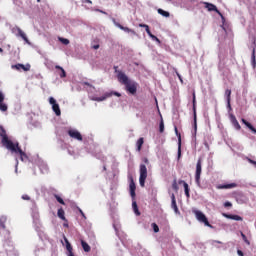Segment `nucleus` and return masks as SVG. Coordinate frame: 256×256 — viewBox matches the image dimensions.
<instances>
[{
	"label": "nucleus",
	"mask_w": 256,
	"mask_h": 256,
	"mask_svg": "<svg viewBox=\"0 0 256 256\" xmlns=\"http://www.w3.org/2000/svg\"><path fill=\"white\" fill-rule=\"evenodd\" d=\"M114 69L116 73H118L117 79L119 83H121L122 85H125L126 91H128V93H130L131 95H135V93H137V86H138L137 82L129 79V77L126 76L124 72L117 71V66H114Z\"/></svg>",
	"instance_id": "1"
},
{
	"label": "nucleus",
	"mask_w": 256,
	"mask_h": 256,
	"mask_svg": "<svg viewBox=\"0 0 256 256\" xmlns=\"http://www.w3.org/2000/svg\"><path fill=\"white\" fill-rule=\"evenodd\" d=\"M0 137L2 138L1 143L3 147H6L8 150L13 149V145L15 143L9 139V136H7V131L5 128H3V126L0 127Z\"/></svg>",
	"instance_id": "2"
},
{
	"label": "nucleus",
	"mask_w": 256,
	"mask_h": 256,
	"mask_svg": "<svg viewBox=\"0 0 256 256\" xmlns=\"http://www.w3.org/2000/svg\"><path fill=\"white\" fill-rule=\"evenodd\" d=\"M9 151H11V153H18L20 155V160L21 161H28L29 160V156H27V154L25 152H23V150L21 149V147L19 146V142H16L13 145V149H8Z\"/></svg>",
	"instance_id": "3"
},
{
	"label": "nucleus",
	"mask_w": 256,
	"mask_h": 256,
	"mask_svg": "<svg viewBox=\"0 0 256 256\" xmlns=\"http://www.w3.org/2000/svg\"><path fill=\"white\" fill-rule=\"evenodd\" d=\"M194 215L200 223H204L206 227H209L210 229H213V225L209 223V220L207 219V216L203 214V212L196 210L194 211Z\"/></svg>",
	"instance_id": "4"
},
{
	"label": "nucleus",
	"mask_w": 256,
	"mask_h": 256,
	"mask_svg": "<svg viewBox=\"0 0 256 256\" xmlns=\"http://www.w3.org/2000/svg\"><path fill=\"white\" fill-rule=\"evenodd\" d=\"M203 170V159L199 158L196 163L195 182L197 185L201 183V173Z\"/></svg>",
	"instance_id": "5"
},
{
	"label": "nucleus",
	"mask_w": 256,
	"mask_h": 256,
	"mask_svg": "<svg viewBox=\"0 0 256 256\" xmlns=\"http://www.w3.org/2000/svg\"><path fill=\"white\" fill-rule=\"evenodd\" d=\"M139 173L140 187H145V181L147 180V166L145 164H140Z\"/></svg>",
	"instance_id": "6"
},
{
	"label": "nucleus",
	"mask_w": 256,
	"mask_h": 256,
	"mask_svg": "<svg viewBox=\"0 0 256 256\" xmlns=\"http://www.w3.org/2000/svg\"><path fill=\"white\" fill-rule=\"evenodd\" d=\"M192 104H193V115H194V129L197 131V99L195 96V91L192 93Z\"/></svg>",
	"instance_id": "7"
},
{
	"label": "nucleus",
	"mask_w": 256,
	"mask_h": 256,
	"mask_svg": "<svg viewBox=\"0 0 256 256\" xmlns=\"http://www.w3.org/2000/svg\"><path fill=\"white\" fill-rule=\"evenodd\" d=\"M49 103H50V105H52V111H54L55 115H57V117H59L61 115V108H59V104L57 103L55 98L50 97Z\"/></svg>",
	"instance_id": "8"
},
{
	"label": "nucleus",
	"mask_w": 256,
	"mask_h": 256,
	"mask_svg": "<svg viewBox=\"0 0 256 256\" xmlns=\"http://www.w3.org/2000/svg\"><path fill=\"white\" fill-rule=\"evenodd\" d=\"M68 135L72 139H76V141H83V136L81 135V132L77 130H73V129L68 130Z\"/></svg>",
	"instance_id": "9"
},
{
	"label": "nucleus",
	"mask_w": 256,
	"mask_h": 256,
	"mask_svg": "<svg viewBox=\"0 0 256 256\" xmlns=\"http://www.w3.org/2000/svg\"><path fill=\"white\" fill-rule=\"evenodd\" d=\"M203 5H205V9H207L208 11H214L215 13L223 17V14H221V11H219V9H217V6H215L214 4L209 2H203Z\"/></svg>",
	"instance_id": "10"
},
{
	"label": "nucleus",
	"mask_w": 256,
	"mask_h": 256,
	"mask_svg": "<svg viewBox=\"0 0 256 256\" xmlns=\"http://www.w3.org/2000/svg\"><path fill=\"white\" fill-rule=\"evenodd\" d=\"M14 30L17 31V37H21L23 39V41H25V43H27L28 45L31 44V42H29V38H27V34H25V32H23V30H21V28L16 27L14 28Z\"/></svg>",
	"instance_id": "11"
},
{
	"label": "nucleus",
	"mask_w": 256,
	"mask_h": 256,
	"mask_svg": "<svg viewBox=\"0 0 256 256\" xmlns=\"http://www.w3.org/2000/svg\"><path fill=\"white\" fill-rule=\"evenodd\" d=\"M4 101L5 94H3V92L0 91V111H2L3 113H5V111L9 109V107L7 106V104L4 103Z\"/></svg>",
	"instance_id": "12"
},
{
	"label": "nucleus",
	"mask_w": 256,
	"mask_h": 256,
	"mask_svg": "<svg viewBox=\"0 0 256 256\" xmlns=\"http://www.w3.org/2000/svg\"><path fill=\"white\" fill-rule=\"evenodd\" d=\"M171 207L174 211V213H176V215H180V211H179V207L177 206V200L175 198V194L171 195Z\"/></svg>",
	"instance_id": "13"
},
{
	"label": "nucleus",
	"mask_w": 256,
	"mask_h": 256,
	"mask_svg": "<svg viewBox=\"0 0 256 256\" xmlns=\"http://www.w3.org/2000/svg\"><path fill=\"white\" fill-rule=\"evenodd\" d=\"M12 69H16V71H21V69L23 71H30L31 70V65L30 64H27L26 66L23 65V64H16V65H12L11 66Z\"/></svg>",
	"instance_id": "14"
},
{
	"label": "nucleus",
	"mask_w": 256,
	"mask_h": 256,
	"mask_svg": "<svg viewBox=\"0 0 256 256\" xmlns=\"http://www.w3.org/2000/svg\"><path fill=\"white\" fill-rule=\"evenodd\" d=\"M230 120H231V123H232L233 127L235 128V130L241 131V125L239 124V121H237V118L235 117V115L231 114Z\"/></svg>",
	"instance_id": "15"
},
{
	"label": "nucleus",
	"mask_w": 256,
	"mask_h": 256,
	"mask_svg": "<svg viewBox=\"0 0 256 256\" xmlns=\"http://www.w3.org/2000/svg\"><path fill=\"white\" fill-rule=\"evenodd\" d=\"M174 131L176 133V137H178V157H181V133H179L177 126L174 127Z\"/></svg>",
	"instance_id": "16"
},
{
	"label": "nucleus",
	"mask_w": 256,
	"mask_h": 256,
	"mask_svg": "<svg viewBox=\"0 0 256 256\" xmlns=\"http://www.w3.org/2000/svg\"><path fill=\"white\" fill-rule=\"evenodd\" d=\"M222 215L226 219H232L233 221H243V217L239 215H233V214H227V213H223Z\"/></svg>",
	"instance_id": "17"
},
{
	"label": "nucleus",
	"mask_w": 256,
	"mask_h": 256,
	"mask_svg": "<svg viewBox=\"0 0 256 256\" xmlns=\"http://www.w3.org/2000/svg\"><path fill=\"white\" fill-rule=\"evenodd\" d=\"M64 241L66 243V249L68 251L67 256H75V254L73 253V246H71V243L69 242V240L65 236H64Z\"/></svg>",
	"instance_id": "18"
},
{
	"label": "nucleus",
	"mask_w": 256,
	"mask_h": 256,
	"mask_svg": "<svg viewBox=\"0 0 256 256\" xmlns=\"http://www.w3.org/2000/svg\"><path fill=\"white\" fill-rule=\"evenodd\" d=\"M235 187H237V183L219 184L216 189H235Z\"/></svg>",
	"instance_id": "19"
},
{
	"label": "nucleus",
	"mask_w": 256,
	"mask_h": 256,
	"mask_svg": "<svg viewBox=\"0 0 256 256\" xmlns=\"http://www.w3.org/2000/svg\"><path fill=\"white\" fill-rule=\"evenodd\" d=\"M129 187H130V195L132 199H135L136 197L135 190L137 189V187L135 186V181H133V179H131Z\"/></svg>",
	"instance_id": "20"
},
{
	"label": "nucleus",
	"mask_w": 256,
	"mask_h": 256,
	"mask_svg": "<svg viewBox=\"0 0 256 256\" xmlns=\"http://www.w3.org/2000/svg\"><path fill=\"white\" fill-rule=\"evenodd\" d=\"M116 27H118L119 29H121L122 31H125V33H133V35H135V30H132L129 27H124L123 25L117 23Z\"/></svg>",
	"instance_id": "21"
},
{
	"label": "nucleus",
	"mask_w": 256,
	"mask_h": 256,
	"mask_svg": "<svg viewBox=\"0 0 256 256\" xmlns=\"http://www.w3.org/2000/svg\"><path fill=\"white\" fill-rule=\"evenodd\" d=\"M144 143H145V138L144 137H141L137 140L136 147H137L138 153L141 152V149H142Z\"/></svg>",
	"instance_id": "22"
},
{
	"label": "nucleus",
	"mask_w": 256,
	"mask_h": 256,
	"mask_svg": "<svg viewBox=\"0 0 256 256\" xmlns=\"http://www.w3.org/2000/svg\"><path fill=\"white\" fill-rule=\"evenodd\" d=\"M226 99H227V107L228 109H231V90L227 89L225 91Z\"/></svg>",
	"instance_id": "23"
},
{
	"label": "nucleus",
	"mask_w": 256,
	"mask_h": 256,
	"mask_svg": "<svg viewBox=\"0 0 256 256\" xmlns=\"http://www.w3.org/2000/svg\"><path fill=\"white\" fill-rule=\"evenodd\" d=\"M139 27H142L145 29L147 35H149V37L152 39L153 38V33H151V29H149V25L147 24H139Z\"/></svg>",
	"instance_id": "24"
},
{
	"label": "nucleus",
	"mask_w": 256,
	"mask_h": 256,
	"mask_svg": "<svg viewBox=\"0 0 256 256\" xmlns=\"http://www.w3.org/2000/svg\"><path fill=\"white\" fill-rule=\"evenodd\" d=\"M57 216L59 219H62V221H67V218H65V210H63V208L58 209Z\"/></svg>",
	"instance_id": "25"
},
{
	"label": "nucleus",
	"mask_w": 256,
	"mask_h": 256,
	"mask_svg": "<svg viewBox=\"0 0 256 256\" xmlns=\"http://www.w3.org/2000/svg\"><path fill=\"white\" fill-rule=\"evenodd\" d=\"M55 69H58L60 71V77L61 79H64V77H67V72H65V69H63V67L56 65Z\"/></svg>",
	"instance_id": "26"
},
{
	"label": "nucleus",
	"mask_w": 256,
	"mask_h": 256,
	"mask_svg": "<svg viewBox=\"0 0 256 256\" xmlns=\"http://www.w3.org/2000/svg\"><path fill=\"white\" fill-rule=\"evenodd\" d=\"M81 246L85 253H89L91 251V246H89L88 243L85 242L84 240H81Z\"/></svg>",
	"instance_id": "27"
},
{
	"label": "nucleus",
	"mask_w": 256,
	"mask_h": 256,
	"mask_svg": "<svg viewBox=\"0 0 256 256\" xmlns=\"http://www.w3.org/2000/svg\"><path fill=\"white\" fill-rule=\"evenodd\" d=\"M242 123H244V125H246V127H248V129H250V131H253L256 134V129H255V127H253V125L251 123H249L244 118H242Z\"/></svg>",
	"instance_id": "28"
},
{
	"label": "nucleus",
	"mask_w": 256,
	"mask_h": 256,
	"mask_svg": "<svg viewBox=\"0 0 256 256\" xmlns=\"http://www.w3.org/2000/svg\"><path fill=\"white\" fill-rule=\"evenodd\" d=\"M132 209H133L135 215H137V217H139V215H141V212H139V207L137 206L136 201L132 202Z\"/></svg>",
	"instance_id": "29"
},
{
	"label": "nucleus",
	"mask_w": 256,
	"mask_h": 256,
	"mask_svg": "<svg viewBox=\"0 0 256 256\" xmlns=\"http://www.w3.org/2000/svg\"><path fill=\"white\" fill-rule=\"evenodd\" d=\"M157 11L159 15H162V17H171V14L168 11H165L161 8H159Z\"/></svg>",
	"instance_id": "30"
},
{
	"label": "nucleus",
	"mask_w": 256,
	"mask_h": 256,
	"mask_svg": "<svg viewBox=\"0 0 256 256\" xmlns=\"http://www.w3.org/2000/svg\"><path fill=\"white\" fill-rule=\"evenodd\" d=\"M165 131V122L163 121V117H161L160 123H159V132L164 133Z\"/></svg>",
	"instance_id": "31"
},
{
	"label": "nucleus",
	"mask_w": 256,
	"mask_h": 256,
	"mask_svg": "<svg viewBox=\"0 0 256 256\" xmlns=\"http://www.w3.org/2000/svg\"><path fill=\"white\" fill-rule=\"evenodd\" d=\"M5 223H7V218L5 216L0 217V227H1V229H6Z\"/></svg>",
	"instance_id": "32"
},
{
	"label": "nucleus",
	"mask_w": 256,
	"mask_h": 256,
	"mask_svg": "<svg viewBox=\"0 0 256 256\" xmlns=\"http://www.w3.org/2000/svg\"><path fill=\"white\" fill-rule=\"evenodd\" d=\"M251 61H252V66L255 69L256 67L255 47L252 49Z\"/></svg>",
	"instance_id": "33"
},
{
	"label": "nucleus",
	"mask_w": 256,
	"mask_h": 256,
	"mask_svg": "<svg viewBox=\"0 0 256 256\" xmlns=\"http://www.w3.org/2000/svg\"><path fill=\"white\" fill-rule=\"evenodd\" d=\"M107 97H111V94H106L105 96L103 97H97V98H94L93 101H105V99H107Z\"/></svg>",
	"instance_id": "34"
},
{
	"label": "nucleus",
	"mask_w": 256,
	"mask_h": 256,
	"mask_svg": "<svg viewBox=\"0 0 256 256\" xmlns=\"http://www.w3.org/2000/svg\"><path fill=\"white\" fill-rule=\"evenodd\" d=\"M184 192L187 199H189V197H191V195L189 194V184H184Z\"/></svg>",
	"instance_id": "35"
},
{
	"label": "nucleus",
	"mask_w": 256,
	"mask_h": 256,
	"mask_svg": "<svg viewBox=\"0 0 256 256\" xmlns=\"http://www.w3.org/2000/svg\"><path fill=\"white\" fill-rule=\"evenodd\" d=\"M54 197L58 201V203H60V205H65V201L59 195L55 194Z\"/></svg>",
	"instance_id": "36"
},
{
	"label": "nucleus",
	"mask_w": 256,
	"mask_h": 256,
	"mask_svg": "<svg viewBox=\"0 0 256 256\" xmlns=\"http://www.w3.org/2000/svg\"><path fill=\"white\" fill-rule=\"evenodd\" d=\"M172 189L174 191H179V185L177 184V180L176 179L172 183Z\"/></svg>",
	"instance_id": "37"
},
{
	"label": "nucleus",
	"mask_w": 256,
	"mask_h": 256,
	"mask_svg": "<svg viewBox=\"0 0 256 256\" xmlns=\"http://www.w3.org/2000/svg\"><path fill=\"white\" fill-rule=\"evenodd\" d=\"M174 72H175V74L177 75V77H178L180 83L183 85V77H181V74H179V71H177V69L174 68Z\"/></svg>",
	"instance_id": "38"
},
{
	"label": "nucleus",
	"mask_w": 256,
	"mask_h": 256,
	"mask_svg": "<svg viewBox=\"0 0 256 256\" xmlns=\"http://www.w3.org/2000/svg\"><path fill=\"white\" fill-rule=\"evenodd\" d=\"M59 42L63 43V45H69V39L67 38H59Z\"/></svg>",
	"instance_id": "39"
},
{
	"label": "nucleus",
	"mask_w": 256,
	"mask_h": 256,
	"mask_svg": "<svg viewBox=\"0 0 256 256\" xmlns=\"http://www.w3.org/2000/svg\"><path fill=\"white\" fill-rule=\"evenodd\" d=\"M152 229L154 233H159V226L156 223H152Z\"/></svg>",
	"instance_id": "40"
},
{
	"label": "nucleus",
	"mask_w": 256,
	"mask_h": 256,
	"mask_svg": "<svg viewBox=\"0 0 256 256\" xmlns=\"http://www.w3.org/2000/svg\"><path fill=\"white\" fill-rule=\"evenodd\" d=\"M241 237H242L243 241H245V243H247V245H250V242H249V240H247V236L245 234L241 233Z\"/></svg>",
	"instance_id": "41"
},
{
	"label": "nucleus",
	"mask_w": 256,
	"mask_h": 256,
	"mask_svg": "<svg viewBox=\"0 0 256 256\" xmlns=\"http://www.w3.org/2000/svg\"><path fill=\"white\" fill-rule=\"evenodd\" d=\"M22 199L24 201H31V197H29V195H27V194L22 195Z\"/></svg>",
	"instance_id": "42"
},
{
	"label": "nucleus",
	"mask_w": 256,
	"mask_h": 256,
	"mask_svg": "<svg viewBox=\"0 0 256 256\" xmlns=\"http://www.w3.org/2000/svg\"><path fill=\"white\" fill-rule=\"evenodd\" d=\"M151 40H152V41H156V43L161 44V40H160L159 38H157V36H155V35L152 36Z\"/></svg>",
	"instance_id": "43"
},
{
	"label": "nucleus",
	"mask_w": 256,
	"mask_h": 256,
	"mask_svg": "<svg viewBox=\"0 0 256 256\" xmlns=\"http://www.w3.org/2000/svg\"><path fill=\"white\" fill-rule=\"evenodd\" d=\"M78 211L84 219H87V216H85V213L83 212V210H81V208H78Z\"/></svg>",
	"instance_id": "44"
},
{
	"label": "nucleus",
	"mask_w": 256,
	"mask_h": 256,
	"mask_svg": "<svg viewBox=\"0 0 256 256\" xmlns=\"http://www.w3.org/2000/svg\"><path fill=\"white\" fill-rule=\"evenodd\" d=\"M83 85H86L87 87H92V89H95V86L91 85L89 82H83Z\"/></svg>",
	"instance_id": "45"
},
{
	"label": "nucleus",
	"mask_w": 256,
	"mask_h": 256,
	"mask_svg": "<svg viewBox=\"0 0 256 256\" xmlns=\"http://www.w3.org/2000/svg\"><path fill=\"white\" fill-rule=\"evenodd\" d=\"M178 184L183 185V187H185V184H187V182H185L184 180H179Z\"/></svg>",
	"instance_id": "46"
},
{
	"label": "nucleus",
	"mask_w": 256,
	"mask_h": 256,
	"mask_svg": "<svg viewBox=\"0 0 256 256\" xmlns=\"http://www.w3.org/2000/svg\"><path fill=\"white\" fill-rule=\"evenodd\" d=\"M224 207H233V204L231 202H225Z\"/></svg>",
	"instance_id": "47"
},
{
	"label": "nucleus",
	"mask_w": 256,
	"mask_h": 256,
	"mask_svg": "<svg viewBox=\"0 0 256 256\" xmlns=\"http://www.w3.org/2000/svg\"><path fill=\"white\" fill-rule=\"evenodd\" d=\"M143 163H145V165H149V159L148 158H143Z\"/></svg>",
	"instance_id": "48"
},
{
	"label": "nucleus",
	"mask_w": 256,
	"mask_h": 256,
	"mask_svg": "<svg viewBox=\"0 0 256 256\" xmlns=\"http://www.w3.org/2000/svg\"><path fill=\"white\" fill-rule=\"evenodd\" d=\"M237 253H238L239 256H245V254L241 250H237Z\"/></svg>",
	"instance_id": "49"
},
{
	"label": "nucleus",
	"mask_w": 256,
	"mask_h": 256,
	"mask_svg": "<svg viewBox=\"0 0 256 256\" xmlns=\"http://www.w3.org/2000/svg\"><path fill=\"white\" fill-rule=\"evenodd\" d=\"M114 95H116V97H120L121 94L119 92H115Z\"/></svg>",
	"instance_id": "50"
},
{
	"label": "nucleus",
	"mask_w": 256,
	"mask_h": 256,
	"mask_svg": "<svg viewBox=\"0 0 256 256\" xmlns=\"http://www.w3.org/2000/svg\"><path fill=\"white\" fill-rule=\"evenodd\" d=\"M93 49H99V44L94 45V46H93Z\"/></svg>",
	"instance_id": "51"
},
{
	"label": "nucleus",
	"mask_w": 256,
	"mask_h": 256,
	"mask_svg": "<svg viewBox=\"0 0 256 256\" xmlns=\"http://www.w3.org/2000/svg\"><path fill=\"white\" fill-rule=\"evenodd\" d=\"M84 3H93L91 0H85Z\"/></svg>",
	"instance_id": "52"
},
{
	"label": "nucleus",
	"mask_w": 256,
	"mask_h": 256,
	"mask_svg": "<svg viewBox=\"0 0 256 256\" xmlns=\"http://www.w3.org/2000/svg\"><path fill=\"white\" fill-rule=\"evenodd\" d=\"M63 226H64V227H69V224L64 223Z\"/></svg>",
	"instance_id": "53"
},
{
	"label": "nucleus",
	"mask_w": 256,
	"mask_h": 256,
	"mask_svg": "<svg viewBox=\"0 0 256 256\" xmlns=\"http://www.w3.org/2000/svg\"><path fill=\"white\" fill-rule=\"evenodd\" d=\"M0 53H3V48H0Z\"/></svg>",
	"instance_id": "54"
},
{
	"label": "nucleus",
	"mask_w": 256,
	"mask_h": 256,
	"mask_svg": "<svg viewBox=\"0 0 256 256\" xmlns=\"http://www.w3.org/2000/svg\"><path fill=\"white\" fill-rule=\"evenodd\" d=\"M37 3H41V0H37Z\"/></svg>",
	"instance_id": "55"
},
{
	"label": "nucleus",
	"mask_w": 256,
	"mask_h": 256,
	"mask_svg": "<svg viewBox=\"0 0 256 256\" xmlns=\"http://www.w3.org/2000/svg\"><path fill=\"white\" fill-rule=\"evenodd\" d=\"M251 163H254L256 165V162L255 161H251Z\"/></svg>",
	"instance_id": "56"
},
{
	"label": "nucleus",
	"mask_w": 256,
	"mask_h": 256,
	"mask_svg": "<svg viewBox=\"0 0 256 256\" xmlns=\"http://www.w3.org/2000/svg\"><path fill=\"white\" fill-rule=\"evenodd\" d=\"M253 45H256L255 40L253 41Z\"/></svg>",
	"instance_id": "57"
}]
</instances>
